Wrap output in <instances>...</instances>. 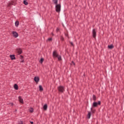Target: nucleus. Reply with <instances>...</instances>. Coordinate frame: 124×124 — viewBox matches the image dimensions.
I'll return each mask as SVG.
<instances>
[{"mask_svg":"<svg viewBox=\"0 0 124 124\" xmlns=\"http://www.w3.org/2000/svg\"><path fill=\"white\" fill-rule=\"evenodd\" d=\"M91 111H93V108H91Z\"/></svg>","mask_w":124,"mask_h":124,"instance_id":"31","label":"nucleus"},{"mask_svg":"<svg viewBox=\"0 0 124 124\" xmlns=\"http://www.w3.org/2000/svg\"><path fill=\"white\" fill-rule=\"evenodd\" d=\"M18 99L20 103H22V104L24 103V100L22 98L21 96H19Z\"/></svg>","mask_w":124,"mask_h":124,"instance_id":"7","label":"nucleus"},{"mask_svg":"<svg viewBox=\"0 0 124 124\" xmlns=\"http://www.w3.org/2000/svg\"><path fill=\"white\" fill-rule=\"evenodd\" d=\"M23 2L25 5H28V4H29V3L27 2L26 0H24Z\"/></svg>","mask_w":124,"mask_h":124,"instance_id":"22","label":"nucleus"},{"mask_svg":"<svg viewBox=\"0 0 124 124\" xmlns=\"http://www.w3.org/2000/svg\"><path fill=\"white\" fill-rule=\"evenodd\" d=\"M14 37H15V38H17V37H18V36H19V34H18L17 32L16 31H13L12 32Z\"/></svg>","mask_w":124,"mask_h":124,"instance_id":"5","label":"nucleus"},{"mask_svg":"<svg viewBox=\"0 0 124 124\" xmlns=\"http://www.w3.org/2000/svg\"><path fill=\"white\" fill-rule=\"evenodd\" d=\"M61 40L62 41H63V40H64V38H63V37H62V36H61Z\"/></svg>","mask_w":124,"mask_h":124,"instance_id":"24","label":"nucleus"},{"mask_svg":"<svg viewBox=\"0 0 124 124\" xmlns=\"http://www.w3.org/2000/svg\"><path fill=\"white\" fill-rule=\"evenodd\" d=\"M13 5V1L9 2L8 3V6L9 7H10L11 6Z\"/></svg>","mask_w":124,"mask_h":124,"instance_id":"12","label":"nucleus"},{"mask_svg":"<svg viewBox=\"0 0 124 124\" xmlns=\"http://www.w3.org/2000/svg\"><path fill=\"white\" fill-rule=\"evenodd\" d=\"M14 88L15 90H18V85L16 84H15L14 86Z\"/></svg>","mask_w":124,"mask_h":124,"instance_id":"17","label":"nucleus"},{"mask_svg":"<svg viewBox=\"0 0 124 124\" xmlns=\"http://www.w3.org/2000/svg\"><path fill=\"white\" fill-rule=\"evenodd\" d=\"M10 58L12 61H13V60H15L16 58H15V55H10Z\"/></svg>","mask_w":124,"mask_h":124,"instance_id":"10","label":"nucleus"},{"mask_svg":"<svg viewBox=\"0 0 124 124\" xmlns=\"http://www.w3.org/2000/svg\"><path fill=\"white\" fill-rule=\"evenodd\" d=\"M30 112H31V113H32V112H33V108H30Z\"/></svg>","mask_w":124,"mask_h":124,"instance_id":"23","label":"nucleus"},{"mask_svg":"<svg viewBox=\"0 0 124 124\" xmlns=\"http://www.w3.org/2000/svg\"><path fill=\"white\" fill-rule=\"evenodd\" d=\"M70 44L72 45V46H74V44H73L72 42H70Z\"/></svg>","mask_w":124,"mask_h":124,"instance_id":"25","label":"nucleus"},{"mask_svg":"<svg viewBox=\"0 0 124 124\" xmlns=\"http://www.w3.org/2000/svg\"><path fill=\"white\" fill-rule=\"evenodd\" d=\"M108 48H109V49H113V48H114V46H113V45H108Z\"/></svg>","mask_w":124,"mask_h":124,"instance_id":"15","label":"nucleus"},{"mask_svg":"<svg viewBox=\"0 0 124 124\" xmlns=\"http://www.w3.org/2000/svg\"><path fill=\"white\" fill-rule=\"evenodd\" d=\"M61 4H57V5H56L55 9L56 12H58L59 13V12H61Z\"/></svg>","mask_w":124,"mask_h":124,"instance_id":"3","label":"nucleus"},{"mask_svg":"<svg viewBox=\"0 0 124 124\" xmlns=\"http://www.w3.org/2000/svg\"><path fill=\"white\" fill-rule=\"evenodd\" d=\"M101 102L100 101H98V103L96 102H94L92 105L93 107H97L98 105H101Z\"/></svg>","mask_w":124,"mask_h":124,"instance_id":"4","label":"nucleus"},{"mask_svg":"<svg viewBox=\"0 0 124 124\" xmlns=\"http://www.w3.org/2000/svg\"><path fill=\"white\" fill-rule=\"evenodd\" d=\"M72 63L74 64V65H75V63L74 62H72Z\"/></svg>","mask_w":124,"mask_h":124,"instance_id":"27","label":"nucleus"},{"mask_svg":"<svg viewBox=\"0 0 124 124\" xmlns=\"http://www.w3.org/2000/svg\"><path fill=\"white\" fill-rule=\"evenodd\" d=\"M15 26L16 27H18V26H19V21H16L15 22Z\"/></svg>","mask_w":124,"mask_h":124,"instance_id":"19","label":"nucleus"},{"mask_svg":"<svg viewBox=\"0 0 124 124\" xmlns=\"http://www.w3.org/2000/svg\"><path fill=\"white\" fill-rule=\"evenodd\" d=\"M58 90L60 93H64V91H65V87L61 85L58 87Z\"/></svg>","mask_w":124,"mask_h":124,"instance_id":"2","label":"nucleus"},{"mask_svg":"<svg viewBox=\"0 0 124 124\" xmlns=\"http://www.w3.org/2000/svg\"><path fill=\"white\" fill-rule=\"evenodd\" d=\"M91 116H92V112H88V114L87 115L88 119H91Z\"/></svg>","mask_w":124,"mask_h":124,"instance_id":"11","label":"nucleus"},{"mask_svg":"<svg viewBox=\"0 0 124 124\" xmlns=\"http://www.w3.org/2000/svg\"><path fill=\"white\" fill-rule=\"evenodd\" d=\"M30 123H31V124H33V122H32V121H30Z\"/></svg>","mask_w":124,"mask_h":124,"instance_id":"30","label":"nucleus"},{"mask_svg":"<svg viewBox=\"0 0 124 124\" xmlns=\"http://www.w3.org/2000/svg\"><path fill=\"white\" fill-rule=\"evenodd\" d=\"M47 108H48V106H47V104L44 105V110H47Z\"/></svg>","mask_w":124,"mask_h":124,"instance_id":"18","label":"nucleus"},{"mask_svg":"<svg viewBox=\"0 0 124 124\" xmlns=\"http://www.w3.org/2000/svg\"><path fill=\"white\" fill-rule=\"evenodd\" d=\"M39 88L40 92H42V91H43V87H42V86L39 85Z\"/></svg>","mask_w":124,"mask_h":124,"instance_id":"14","label":"nucleus"},{"mask_svg":"<svg viewBox=\"0 0 124 124\" xmlns=\"http://www.w3.org/2000/svg\"><path fill=\"white\" fill-rule=\"evenodd\" d=\"M44 61V59L43 58H41V59L40 60V63H43Z\"/></svg>","mask_w":124,"mask_h":124,"instance_id":"20","label":"nucleus"},{"mask_svg":"<svg viewBox=\"0 0 124 124\" xmlns=\"http://www.w3.org/2000/svg\"><path fill=\"white\" fill-rule=\"evenodd\" d=\"M53 2L54 3V4H58V0H52Z\"/></svg>","mask_w":124,"mask_h":124,"instance_id":"16","label":"nucleus"},{"mask_svg":"<svg viewBox=\"0 0 124 124\" xmlns=\"http://www.w3.org/2000/svg\"><path fill=\"white\" fill-rule=\"evenodd\" d=\"M92 33L93 38H95V37H96V31H95V29L93 30Z\"/></svg>","mask_w":124,"mask_h":124,"instance_id":"6","label":"nucleus"},{"mask_svg":"<svg viewBox=\"0 0 124 124\" xmlns=\"http://www.w3.org/2000/svg\"><path fill=\"white\" fill-rule=\"evenodd\" d=\"M16 52H17L18 55H21L22 54V49L21 48H17L16 49Z\"/></svg>","mask_w":124,"mask_h":124,"instance_id":"8","label":"nucleus"},{"mask_svg":"<svg viewBox=\"0 0 124 124\" xmlns=\"http://www.w3.org/2000/svg\"><path fill=\"white\" fill-rule=\"evenodd\" d=\"M19 124H23V122L20 121Z\"/></svg>","mask_w":124,"mask_h":124,"instance_id":"26","label":"nucleus"},{"mask_svg":"<svg viewBox=\"0 0 124 124\" xmlns=\"http://www.w3.org/2000/svg\"><path fill=\"white\" fill-rule=\"evenodd\" d=\"M65 35H66V36H67V34H65Z\"/></svg>","mask_w":124,"mask_h":124,"instance_id":"32","label":"nucleus"},{"mask_svg":"<svg viewBox=\"0 0 124 124\" xmlns=\"http://www.w3.org/2000/svg\"><path fill=\"white\" fill-rule=\"evenodd\" d=\"M93 100H94V101L95 100H96V97L95 96V95H93Z\"/></svg>","mask_w":124,"mask_h":124,"instance_id":"21","label":"nucleus"},{"mask_svg":"<svg viewBox=\"0 0 124 124\" xmlns=\"http://www.w3.org/2000/svg\"><path fill=\"white\" fill-rule=\"evenodd\" d=\"M24 59V57L22 55H20V60H21L20 62H24V59Z\"/></svg>","mask_w":124,"mask_h":124,"instance_id":"13","label":"nucleus"},{"mask_svg":"<svg viewBox=\"0 0 124 124\" xmlns=\"http://www.w3.org/2000/svg\"><path fill=\"white\" fill-rule=\"evenodd\" d=\"M53 58H57L58 61H62V56L59 55V54L56 51L53 52Z\"/></svg>","mask_w":124,"mask_h":124,"instance_id":"1","label":"nucleus"},{"mask_svg":"<svg viewBox=\"0 0 124 124\" xmlns=\"http://www.w3.org/2000/svg\"><path fill=\"white\" fill-rule=\"evenodd\" d=\"M60 31V29L57 28V29H56V31Z\"/></svg>","mask_w":124,"mask_h":124,"instance_id":"29","label":"nucleus"},{"mask_svg":"<svg viewBox=\"0 0 124 124\" xmlns=\"http://www.w3.org/2000/svg\"><path fill=\"white\" fill-rule=\"evenodd\" d=\"M34 80L35 82H36V83L39 82V78L35 77L34 78Z\"/></svg>","mask_w":124,"mask_h":124,"instance_id":"9","label":"nucleus"},{"mask_svg":"<svg viewBox=\"0 0 124 124\" xmlns=\"http://www.w3.org/2000/svg\"><path fill=\"white\" fill-rule=\"evenodd\" d=\"M52 40V38H50L48 39V41H51Z\"/></svg>","mask_w":124,"mask_h":124,"instance_id":"28","label":"nucleus"}]
</instances>
